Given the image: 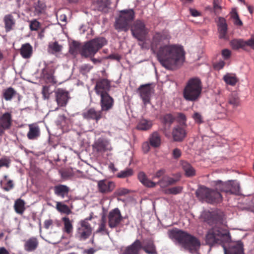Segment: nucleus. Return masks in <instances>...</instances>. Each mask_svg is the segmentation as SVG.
Listing matches in <instances>:
<instances>
[{"mask_svg":"<svg viewBox=\"0 0 254 254\" xmlns=\"http://www.w3.org/2000/svg\"><path fill=\"white\" fill-rule=\"evenodd\" d=\"M215 189L205 186L200 187L196 191L195 194L198 199L209 203H218L222 201L221 192L228 194H238L240 192V184L236 181H229L223 182L217 181L215 182Z\"/></svg>","mask_w":254,"mask_h":254,"instance_id":"nucleus-1","label":"nucleus"},{"mask_svg":"<svg viewBox=\"0 0 254 254\" xmlns=\"http://www.w3.org/2000/svg\"><path fill=\"white\" fill-rule=\"evenodd\" d=\"M158 61L167 69L182 64L185 59V52L182 47L176 45L160 46L157 53Z\"/></svg>","mask_w":254,"mask_h":254,"instance_id":"nucleus-2","label":"nucleus"},{"mask_svg":"<svg viewBox=\"0 0 254 254\" xmlns=\"http://www.w3.org/2000/svg\"><path fill=\"white\" fill-rule=\"evenodd\" d=\"M170 236L175 239L185 249L190 252L195 251L200 246L199 241L195 237L181 230H173Z\"/></svg>","mask_w":254,"mask_h":254,"instance_id":"nucleus-3","label":"nucleus"},{"mask_svg":"<svg viewBox=\"0 0 254 254\" xmlns=\"http://www.w3.org/2000/svg\"><path fill=\"white\" fill-rule=\"evenodd\" d=\"M202 84L198 77L190 78L187 82L183 91L184 98L189 101H197L200 97Z\"/></svg>","mask_w":254,"mask_h":254,"instance_id":"nucleus-4","label":"nucleus"},{"mask_svg":"<svg viewBox=\"0 0 254 254\" xmlns=\"http://www.w3.org/2000/svg\"><path fill=\"white\" fill-rule=\"evenodd\" d=\"M135 17L133 9H126L120 10L118 17L116 19L114 27L119 32H127Z\"/></svg>","mask_w":254,"mask_h":254,"instance_id":"nucleus-5","label":"nucleus"},{"mask_svg":"<svg viewBox=\"0 0 254 254\" xmlns=\"http://www.w3.org/2000/svg\"><path fill=\"white\" fill-rule=\"evenodd\" d=\"M107 44V41L104 37H98L85 43L80 50L82 57H93L97 52Z\"/></svg>","mask_w":254,"mask_h":254,"instance_id":"nucleus-6","label":"nucleus"},{"mask_svg":"<svg viewBox=\"0 0 254 254\" xmlns=\"http://www.w3.org/2000/svg\"><path fill=\"white\" fill-rule=\"evenodd\" d=\"M227 235L226 230L218 227H213L209 230L206 236V243L210 246L220 244Z\"/></svg>","mask_w":254,"mask_h":254,"instance_id":"nucleus-7","label":"nucleus"},{"mask_svg":"<svg viewBox=\"0 0 254 254\" xmlns=\"http://www.w3.org/2000/svg\"><path fill=\"white\" fill-rule=\"evenodd\" d=\"M130 30L132 36L140 41H144L149 32L144 21L140 19H137L133 22Z\"/></svg>","mask_w":254,"mask_h":254,"instance_id":"nucleus-8","label":"nucleus"},{"mask_svg":"<svg viewBox=\"0 0 254 254\" xmlns=\"http://www.w3.org/2000/svg\"><path fill=\"white\" fill-rule=\"evenodd\" d=\"M92 228L87 219L81 220L79 223L75 237L79 241H83L88 239L92 234Z\"/></svg>","mask_w":254,"mask_h":254,"instance_id":"nucleus-9","label":"nucleus"},{"mask_svg":"<svg viewBox=\"0 0 254 254\" xmlns=\"http://www.w3.org/2000/svg\"><path fill=\"white\" fill-rule=\"evenodd\" d=\"M108 224L110 228H117L123 220V217L119 208H116L110 211L108 215Z\"/></svg>","mask_w":254,"mask_h":254,"instance_id":"nucleus-10","label":"nucleus"},{"mask_svg":"<svg viewBox=\"0 0 254 254\" xmlns=\"http://www.w3.org/2000/svg\"><path fill=\"white\" fill-rule=\"evenodd\" d=\"M170 38L169 35L165 31L156 32L153 36L151 43V50L154 52L157 49L158 46L163 44L165 42H168Z\"/></svg>","mask_w":254,"mask_h":254,"instance_id":"nucleus-11","label":"nucleus"},{"mask_svg":"<svg viewBox=\"0 0 254 254\" xmlns=\"http://www.w3.org/2000/svg\"><path fill=\"white\" fill-rule=\"evenodd\" d=\"M111 89V82L106 78L98 79L96 82L95 91L98 96L109 94Z\"/></svg>","mask_w":254,"mask_h":254,"instance_id":"nucleus-12","label":"nucleus"},{"mask_svg":"<svg viewBox=\"0 0 254 254\" xmlns=\"http://www.w3.org/2000/svg\"><path fill=\"white\" fill-rule=\"evenodd\" d=\"M112 0H93L92 7L93 10L103 13H108L111 8Z\"/></svg>","mask_w":254,"mask_h":254,"instance_id":"nucleus-13","label":"nucleus"},{"mask_svg":"<svg viewBox=\"0 0 254 254\" xmlns=\"http://www.w3.org/2000/svg\"><path fill=\"white\" fill-rule=\"evenodd\" d=\"M82 117L87 121H94L97 123L99 120L103 118V112L100 110H96L94 108H90L82 113Z\"/></svg>","mask_w":254,"mask_h":254,"instance_id":"nucleus-14","label":"nucleus"},{"mask_svg":"<svg viewBox=\"0 0 254 254\" xmlns=\"http://www.w3.org/2000/svg\"><path fill=\"white\" fill-rule=\"evenodd\" d=\"M92 148L94 151L99 153L103 154L106 151L110 150V144L109 141L105 138H99L92 145Z\"/></svg>","mask_w":254,"mask_h":254,"instance_id":"nucleus-15","label":"nucleus"},{"mask_svg":"<svg viewBox=\"0 0 254 254\" xmlns=\"http://www.w3.org/2000/svg\"><path fill=\"white\" fill-rule=\"evenodd\" d=\"M144 106L150 103L152 89L149 84L141 85L137 89Z\"/></svg>","mask_w":254,"mask_h":254,"instance_id":"nucleus-16","label":"nucleus"},{"mask_svg":"<svg viewBox=\"0 0 254 254\" xmlns=\"http://www.w3.org/2000/svg\"><path fill=\"white\" fill-rule=\"evenodd\" d=\"M115 183L106 179L100 180L97 183V188L99 192L103 194H108L115 189Z\"/></svg>","mask_w":254,"mask_h":254,"instance_id":"nucleus-17","label":"nucleus"},{"mask_svg":"<svg viewBox=\"0 0 254 254\" xmlns=\"http://www.w3.org/2000/svg\"><path fill=\"white\" fill-rule=\"evenodd\" d=\"M100 105L101 110L103 112H107L111 110L114 105V99L109 94L100 96Z\"/></svg>","mask_w":254,"mask_h":254,"instance_id":"nucleus-18","label":"nucleus"},{"mask_svg":"<svg viewBox=\"0 0 254 254\" xmlns=\"http://www.w3.org/2000/svg\"><path fill=\"white\" fill-rule=\"evenodd\" d=\"M56 101L59 107H65L69 99V93L63 89L59 88L55 91Z\"/></svg>","mask_w":254,"mask_h":254,"instance_id":"nucleus-19","label":"nucleus"},{"mask_svg":"<svg viewBox=\"0 0 254 254\" xmlns=\"http://www.w3.org/2000/svg\"><path fill=\"white\" fill-rule=\"evenodd\" d=\"M187 127L177 125L172 131V136L175 141H182L187 135Z\"/></svg>","mask_w":254,"mask_h":254,"instance_id":"nucleus-20","label":"nucleus"},{"mask_svg":"<svg viewBox=\"0 0 254 254\" xmlns=\"http://www.w3.org/2000/svg\"><path fill=\"white\" fill-rule=\"evenodd\" d=\"M220 39H225L228 31V25L226 20L223 17H218L216 21Z\"/></svg>","mask_w":254,"mask_h":254,"instance_id":"nucleus-21","label":"nucleus"},{"mask_svg":"<svg viewBox=\"0 0 254 254\" xmlns=\"http://www.w3.org/2000/svg\"><path fill=\"white\" fill-rule=\"evenodd\" d=\"M141 249V242L140 240L136 239L132 244L125 248L123 254H139Z\"/></svg>","mask_w":254,"mask_h":254,"instance_id":"nucleus-22","label":"nucleus"},{"mask_svg":"<svg viewBox=\"0 0 254 254\" xmlns=\"http://www.w3.org/2000/svg\"><path fill=\"white\" fill-rule=\"evenodd\" d=\"M55 70L50 67L46 66L42 70L43 77L47 83L56 84L57 80L54 75Z\"/></svg>","mask_w":254,"mask_h":254,"instance_id":"nucleus-23","label":"nucleus"},{"mask_svg":"<svg viewBox=\"0 0 254 254\" xmlns=\"http://www.w3.org/2000/svg\"><path fill=\"white\" fill-rule=\"evenodd\" d=\"M39 246V241L37 238L32 237L25 241L24 249L27 252L35 251Z\"/></svg>","mask_w":254,"mask_h":254,"instance_id":"nucleus-24","label":"nucleus"},{"mask_svg":"<svg viewBox=\"0 0 254 254\" xmlns=\"http://www.w3.org/2000/svg\"><path fill=\"white\" fill-rule=\"evenodd\" d=\"M70 189L68 187L64 185H58L54 187V193L58 196L64 198L67 196L69 192Z\"/></svg>","mask_w":254,"mask_h":254,"instance_id":"nucleus-25","label":"nucleus"},{"mask_svg":"<svg viewBox=\"0 0 254 254\" xmlns=\"http://www.w3.org/2000/svg\"><path fill=\"white\" fill-rule=\"evenodd\" d=\"M12 122V115L10 113L6 112L0 116V124L5 130L10 128Z\"/></svg>","mask_w":254,"mask_h":254,"instance_id":"nucleus-26","label":"nucleus"},{"mask_svg":"<svg viewBox=\"0 0 254 254\" xmlns=\"http://www.w3.org/2000/svg\"><path fill=\"white\" fill-rule=\"evenodd\" d=\"M224 252L225 254H244L243 244L241 242H238L228 249L225 248Z\"/></svg>","mask_w":254,"mask_h":254,"instance_id":"nucleus-27","label":"nucleus"},{"mask_svg":"<svg viewBox=\"0 0 254 254\" xmlns=\"http://www.w3.org/2000/svg\"><path fill=\"white\" fill-rule=\"evenodd\" d=\"M3 21L6 32H8L13 29L15 24V20L11 14L5 15L3 17Z\"/></svg>","mask_w":254,"mask_h":254,"instance_id":"nucleus-28","label":"nucleus"},{"mask_svg":"<svg viewBox=\"0 0 254 254\" xmlns=\"http://www.w3.org/2000/svg\"><path fill=\"white\" fill-rule=\"evenodd\" d=\"M62 221L64 223L63 231L66 235L71 236L73 233V226L72 221L67 217L62 218Z\"/></svg>","mask_w":254,"mask_h":254,"instance_id":"nucleus-29","label":"nucleus"},{"mask_svg":"<svg viewBox=\"0 0 254 254\" xmlns=\"http://www.w3.org/2000/svg\"><path fill=\"white\" fill-rule=\"evenodd\" d=\"M139 181L145 187L148 188H154L156 184L148 179L143 172H140L137 175Z\"/></svg>","mask_w":254,"mask_h":254,"instance_id":"nucleus-30","label":"nucleus"},{"mask_svg":"<svg viewBox=\"0 0 254 254\" xmlns=\"http://www.w3.org/2000/svg\"><path fill=\"white\" fill-rule=\"evenodd\" d=\"M153 125L151 120L142 119L140 120L136 126V128L139 130L146 131L151 129Z\"/></svg>","mask_w":254,"mask_h":254,"instance_id":"nucleus-31","label":"nucleus"},{"mask_svg":"<svg viewBox=\"0 0 254 254\" xmlns=\"http://www.w3.org/2000/svg\"><path fill=\"white\" fill-rule=\"evenodd\" d=\"M63 49V46L59 44L57 41L49 43L48 46V52L49 53L56 55L61 52Z\"/></svg>","mask_w":254,"mask_h":254,"instance_id":"nucleus-32","label":"nucleus"},{"mask_svg":"<svg viewBox=\"0 0 254 254\" xmlns=\"http://www.w3.org/2000/svg\"><path fill=\"white\" fill-rule=\"evenodd\" d=\"M223 79L228 85L234 86L239 81V78L237 77L236 74L232 73H227L223 76Z\"/></svg>","mask_w":254,"mask_h":254,"instance_id":"nucleus-33","label":"nucleus"},{"mask_svg":"<svg viewBox=\"0 0 254 254\" xmlns=\"http://www.w3.org/2000/svg\"><path fill=\"white\" fill-rule=\"evenodd\" d=\"M40 130L38 126L29 125V130L27 136L28 139L33 140L40 136Z\"/></svg>","mask_w":254,"mask_h":254,"instance_id":"nucleus-34","label":"nucleus"},{"mask_svg":"<svg viewBox=\"0 0 254 254\" xmlns=\"http://www.w3.org/2000/svg\"><path fill=\"white\" fill-rule=\"evenodd\" d=\"M32 54V47L29 43L22 45L20 49V54L25 59L29 58Z\"/></svg>","mask_w":254,"mask_h":254,"instance_id":"nucleus-35","label":"nucleus"},{"mask_svg":"<svg viewBox=\"0 0 254 254\" xmlns=\"http://www.w3.org/2000/svg\"><path fill=\"white\" fill-rule=\"evenodd\" d=\"M150 144L154 147H157L161 144V137L160 134L157 131L153 132L149 137Z\"/></svg>","mask_w":254,"mask_h":254,"instance_id":"nucleus-36","label":"nucleus"},{"mask_svg":"<svg viewBox=\"0 0 254 254\" xmlns=\"http://www.w3.org/2000/svg\"><path fill=\"white\" fill-rule=\"evenodd\" d=\"M147 254H157L156 247L152 241H148L144 245H142V249Z\"/></svg>","mask_w":254,"mask_h":254,"instance_id":"nucleus-37","label":"nucleus"},{"mask_svg":"<svg viewBox=\"0 0 254 254\" xmlns=\"http://www.w3.org/2000/svg\"><path fill=\"white\" fill-rule=\"evenodd\" d=\"M182 166L187 177H191L195 175V171L194 169L188 162L186 161L183 162Z\"/></svg>","mask_w":254,"mask_h":254,"instance_id":"nucleus-38","label":"nucleus"},{"mask_svg":"<svg viewBox=\"0 0 254 254\" xmlns=\"http://www.w3.org/2000/svg\"><path fill=\"white\" fill-rule=\"evenodd\" d=\"M14 207L17 213L22 215L25 210L24 201L20 198L17 199L15 201Z\"/></svg>","mask_w":254,"mask_h":254,"instance_id":"nucleus-39","label":"nucleus"},{"mask_svg":"<svg viewBox=\"0 0 254 254\" xmlns=\"http://www.w3.org/2000/svg\"><path fill=\"white\" fill-rule=\"evenodd\" d=\"M16 94V91L12 87H10L3 91L2 97L6 101H10Z\"/></svg>","mask_w":254,"mask_h":254,"instance_id":"nucleus-40","label":"nucleus"},{"mask_svg":"<svg viewBox=\"0 0 254 254\" xmlns=\"http://www.w3.org/2000/svg\"><path fill=\"white\" fill-rule=\"evenodd\" d=\"M230 44L233 50L245 49L244 40L243 39H233L231 41Z\"/></svg>","mask_w":254,"mask_h":254,"instance_id":"nucleus-41","label":"nucleus"},{"mask_svg":"<svg viewBox=\"0 0 254 254\" xmlns=\"http://www.w3.org/2000/svg\"><path fill=\"white\" fill-rule=\"evenodd\" d=\"M56 208L57 210L61 213H64L67 215L71 213V211L69 207L61 202H57Z\"/></svg>","mask_w":254,"mask_h":254,"instance_id":"nucleus-42","label":"nucleus"},{"mask_svg":"<svg viewBox=\"0 0 254 254\" xmlns=\"http://www.w3.org/2000/svg\"><path fill=\"white\" fill-rule=\"evenodd\" d=\"M228 104L232 105L234 108L237 107L240 104V99L236 93H232L228 99Z\"/></svg>","mask_w":254,"mask_h":254,"instance_id":"nucleus-43","label":"nucleus"},{"mask_svg":"<svg viewBox=\"0 0 254 254\" xmlns=\"http://www.w3.org/2000/svg\"><path fill=\"white\" fill-rule=\"evenodd\" d=\"M133 171L131 168H127L126 169L121 171L117 174V177L118 178H126L132 176Z\"/></svg>","mask_w":254,"mask_h":254,"instance_id":"nucleus-44","label":"nucleus"},{"mask_svg":"<svg viewBox=\"0 0 254 254\" xmlns=\"http://www.w3.org/2000/svg\"><path fill=\"white\" fill-rule=\"evenodd\" d=\"M220 0H213L212 10L216 15H219L222 11V7L221 6Z\"/></svg>","mask_w":254,"mask_h":254,"instance_id":"nucleus-45","label":"nucleus"},{"mask_svg":"<svg viewBox=\"0 0 254 254\" xmlns=\"http://www.w3.org/2000/svg\"><path fill=\"white\" fill-rule=\"evenodd\" d=\"M162 122L164 125L170 126L175 121V118L171 114H167L161 118Z\"/></svg>","mask_w":254,"mask_h":254,"instance_id":"nucleus-46","label":"nucleus"},{"mask_svg":"<svg viewBox=\"0 0 254 254\" xmlns=\"http://www.w3.org/2000/svg\"><path fill=\"white\" fill-rule=\"evenodd\" d=\"M203 217L204 218V221L209 224H212L214 222V219L215 215L209 212L204 213L203 214Z\"/></svg>","mask_w":254,"mask_h":254,"instance_id":"nucleus-47","label":"nucleus"},{"mask_svg":"<svg viewBox=\"0 0 254 254\" xmlns=\"http://www.w3.org/2000/svg\"><path fill=\"white\" fill-rule=\"evenodd\" d=\"M97 233H103L104 234L109 235L108 230L106 229L105 220L102 218L99 227L97 230Z\"/></svg>","mask_w":254,"mask_h":254,"instance_id":"nucleus-48","label":"nucleus"},{"mask_svg":"<svg viewBox=\"0 0 254 254\" xmlns=\"http://www.w3.org/2000/svg\"><path fill=\"white\" fill-rule=\"evenodd\" d=\"M80 45L78 43L73 42L71 45L69 49V52L72 55H76L78 52L80 51Z\"/></svg>","mask_w":254,"mask_h":254,"instance_id":"nucleus-49","label":"nucleus"},{"mask_svg":"<svg viewBox=\"0 0 254 254\" xmlns=\"http://www.w3.org/2000/svg\"><path fill=\"white\" fill-rule=\"evenodd\" d=\"M177 120L179 123V125L187 127L186 124V117L183 113H178L177 117Z\"/></svg>","mask_w":254,"mask_h":254,"instance_id":"nucleus-50","label":"nucleus"},{"mask_svg":"<svg viewBox=\"0 0 254 254\" xmlns=\"http://www.w3.org/2000/svg\"><path fill=\"white\" fill-rule=\"evenodd\" d=\"M29 27L31 31H37L41 24L36 19L31 20L30 22Z\"/></svg>","mask_w":254,"mask_h":254,"instance_id":"nucleus-51","label":"nucleus"},{"mask_svg":"<svg viewBox=\"0 0 254 254\" xmlns=\"http://www.w3.org/2000/svg\"><path fill=\"white\" fill-rule=\"evenodd\" d=\"M225 104H218L216 106L215 111L218 114H226L227 112H229V111L228 109L225 108Z\"/></svg>","mask_w":254,"mask_h":254,"instance_id":"nucleus-52","label":"nucleus"},{"mask_svg":"<svg viewBox=\"0 0 254 254\" xmlns=\"http://www.w3.org/2000/svg\"><path fill=\"white\" fill-rule=\"evenodd\" d=\"M182 187H175L170 189H168L166 190L167 193L177 194L182 192Z\"/></svg>","mask_w":254,"mask_h":254,"instance_id":"nucleus-53","label":"nucleus"},{"mask_svg":"<svg viewBox=\"0 0 254 254\" xmlns=\"http://www.w3.org/2000/svg\"><path fill=\"white\" fill-rule=\"evenodd\" d=\"M129 193V190L127 189L121 188L117 189L114 192L115 196H124Z\"/></svg>","mask_w":254,"mask_h":254,"instance_id":"nucleus-54","label":"nucleus"},{"mask_svg":"<svg viewBox=\"0 0 254 254\" xmlns=\"http://www.w3.org/2000/svg\"><path fill=\"white\" fill-rule=\"evenodd\" d=\"M45 8V4L44 3L38 1L35 6V11L38 14L41 13L44 11Z\"/></svg>","mask_w":254,"mask_h":254,"instance_id":"nucleus-55","label":"nucleus"},{"mask_svg":"<svg viewBox=\"0 0 254 254\" xmlns=\"http://www.w3.org/2000/svg\"><path fill=\"white\" fill-rule=\"evenodd\" d=\"M10 163V160L7 157H3L0 159V168L2 167L8 168Z\"/></svg>","mask_w":254,"mask_h":254,"instance_id":"nucleus-56","label":"nucleus"},{"mask_svg":"<svg viewBox=\"0 0 254 254\" xmlns=\"http://www.w3.org/2000/svg\"><path fill=\"white\" fill-rule=\"evenodd\" d=\"M192 118L194 120L195 122L200 124L203 123V119L202 116L197 112H195L192 116Z\"/></svg>","mask_w":254,"mask_h":254,"instance_id":"nucleus-57","label":"nucleus"},{"mask_svg":"<svg viewBox=\"0 0 254 254\" xmlns=\"http://www.w3.org/2000/svg\"><path fill=\"white\" fill-rule=\"evenodd\" d=\"M167 176H164L160 180L158 181L157 184L161 187V188H165L169 185V184H167L168 183V180Z\"/></svg>","mask_w":254,"mask_h":254,"instance_id":"nucleus-58","label":"nucleus"},{"mask_svg":"<svg viewBox=\"0 0 254 254\" xmlns=\"http://www.w3.org/2000/svg\"><path fill=\"white\" fill-rule=\"evenodd\" d=\"M244 46H249L252 49L254 50V36H252L251 39L247 41H244Z\"/></svg>","mask_w":254,"mask_h":254,"instance_id":"nucleus-59","label":"nucleus"},{"mask_svg":"<svg viewBox=\"0 0 254 254\" xmlns=\"http://www.w3.org/2000/svg\"><path fill=\"white\" fill-rule=\"evenodd\" d=\"M91 68V67L89 65L85 64L80 67V72L82 74H85L88 72Z\"/></svg>","mask_w":254,"mask_h":254,"instance_id":"nucleus-60","label":"nucleus"},{"mask_svg":"<svg viewBox=\"0 0 254 254\" xmlns=\"http://www.w3.org/2000/svg\"><path fill=\"white\" fill-rule=\"evenodd\" d=\"M222 55L225 60H228L231 57V52L227 49H224L222 51Z\"/></svg>","mask_w":254,"mask_h":254,"instance_id":"nucleus-61","label":"nucleus"},{"mask_svg":"<svg viewBox=\"0 0 254 254\" xmlns=\"http://www.w3.org/2000/svg\"><path fill=\"white\" fill-rule=\"evenodd\" d=\"M42 94L45 99H48L49 98V87L45 86H43L42 89Z\"/></svg>","mask_w":254,"mask_h":254,"instance_id":"nucleus-62","label":"nucleus"},{"mask_svg":"<svg viewBox=\"0 0 254 254\" xmlns=\"http://www.w3.org/2000/svg\"><path fill=\"white\" fill-rule=\"evenodd\" d=\"M182 152L179 148H175L173 151V157L175 159L180 158L181 156Z\"/></svg>","mask_w":254,"mask_h":254,"instance_id":"nucleus-63","label":"nucleus"},{"mask_svg":"<svg viewBox=\"0 0 254 254\" xmlns=\"http://www.w3.org/2000/svg\"><path fill=\"white\" fill-rule=\"evenodd\" d=\"M189 10L191 15L193 17H197L201 15V12L195 9L190 8Z\"/></svg>","mask_w":254,"mask_h":254,"instance_id":"nucleus-64","label":"nucleus"}]
</instances>
